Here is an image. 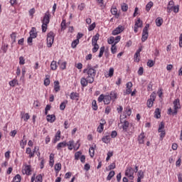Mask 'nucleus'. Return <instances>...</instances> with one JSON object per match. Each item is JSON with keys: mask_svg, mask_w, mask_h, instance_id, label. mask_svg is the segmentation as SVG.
Wrapping results in <instances>:
<instances>
[{"mask_svg": "<svg viewBox=\"0 0 182 182\" xmlns=\"http://www.w3.org/2000/svg\"><path fill=\"white\" fill-rule=\"evenodd\" d=\"M82 73L87 75V79H89L88 81L90 84H92L95 82L96 70H95L92 65H88L87 68L83 70Z\"/></svg>", "mask_w": 182, "mask_h": 182, "instance_id": "obj_1", "label": "nucleus"}, {"mask_svg": "<svg viewBox=\"0 0 182 182\" xmlns=\"http://www.w3.org/2000/svg\"><path fill=\"white\" fill-rule=\"evenodd\" d=\"M47 46L48 48H52V46L53 45V42L55 41V33L53 31H50L47 34Z\"/></svg>", "mask_w": 182, "mask_h": 182, "instance_id": "obj_2", "label": "nucleus"}, {"mask_svg": "<svg viewBox=\"0 0 182 182\" xmlns=\"http://www.w3.org/2000/svg\"><path fill=\"white\" fill-rule=\"evenodd\" d=\"M157 95L155 92H153L150 95V99L147 100V107H153V103H154V100H156Z\"/></svg>", "mask_w": 182, "mask_h": 182, "instance_id": "obj_3", "label": "nucleus"}, {"mask_svg": "<svg viewBox=\"0 0 182 182\" xmlns=\"http://www.w3.org/2000/svg\"><path fill=\"white\" fill-rule=\"evenodd\" d=\"M181 106L180 105V99H176L173 101V109L174 111L173 112V116H175L176 114H177L178 109H181Z\"/></svg>", "mask_w": 182, "mask_h": 182, "instance_id": "obj_4", "label": "nucleus"}, {"mask_svg": "<svg viewBox=\"0 0 182 182\" xmlns=\"http://www.w3.org/2000/svg\"><path fill=\"white\" fill-rule=\"evenodd\" d=\"M42 23L48 25V23L50 22V13L49 12V11H47L45 14L43 18V20L41 21Z\"/></svg>", "mask_w": 182, "mask_h": 182, "instance_id": "obj_5", "label": "nucleus"}, {"mask_svg": "<svg viewBox=\"0 0 182 182\" xmlns=\"http://www.w3.org/2000/svg\"><path fill=\"white\" fill-rule=\"evenodd\" d=\"M124 31V27L123 26L119 25L118 27H117L114 31H112V35L114 36H116V35H119V33H122Z\"/></svg>", "mask_w": 182, "mask_h": 182, "instance_id": "obj_6", "label": "nucleus"}, {"mask_svg": "<svg viewBox=\"0 0 182 182\" xmlns=\"http://www.w3.org/2000/svg\"><path fill=\"white\" fill-rule=\"evenodd\" d=\"M133 174H134V171L133 168L131 166H128L125 171V176L127 177H133Z\"/></svg>", "mask_w": 182, "mask_h": 182, "instance_id": "obj_7", "label": "nucleus"}, {"mask_svg": "<svg viewBox=\"0 0 182 182\" xmlns=\"http://www.w3.org/2000/svg\"><path fill=\"white\" fill-rule=\"evenodd\" d=\"M89 83V78L87 77H82L80 80V84L82 87H86Z\"/></svg>", "mask_w": 182, "mask_h": 182, "instance_id": "obj_8", "label": "nucleus"}, {"mask_svg": "<svg viewBox=\"0 0 182 182\" xmlns=\"http://www.w3.org/2000/svg\"><path fill=\"white\" fill-rule=\"evenodd\" d=\"M102 141L106 144H109L110 143V134H105V136L102 138Z\"/></svg>", "mask_w": 182, "mask_h": 182, "instance_id": "obj_9", "label": "nucleus"}, {"mask_svg": "<svg viewBox=\"0 0 182 182\" xmlns=\"http://www.w3.org/2000/svg\"><path fill=\"white\" fill-rule=\"evenodd\" d=\"M68 146V143L66 141L60 142L58 144L56 149L57 150H62V149H65Z\"/></svg>", "mask_w": 182, "mask_h": 182, "instance_id": "obj_10", "label": "nucleus"}, {"mask_svg": "<svg viewBox=\"0 0 182 182\" xmlns=\"http://www.w3.org/2000/svg\"><path fill=\"white\" fill-rule=\"evenodd\" d=\"M55 120H56V116H55V114L47 115V122L49 123H53Z\"/></svg>", "mask_w": 182, "mask_h": 182, "instance_id": "obj_11", "label": "nucleus"}, {"mask_svg": "<svg viewBox=\"0 0 182 182\" xmlns=\"http://www.w3.org/2000/svg\"><path fill=\"white\" fill-rule=\"evenodd\" d=\"M29 33H30V36H31V37H33L34 38H37L38 33L36 32V28L32 27L31 30L29 32Z\"/></svg>", "mask_w": 182, "mask_h": 182, "instance_id": "obj_12", "label": "nucleus"}, {"mask_svg": "<svg viewBox=\"0 0 182 182\" xmlns=\"http://www.w3.org/2000/svg\"><path fill=\"white\" fill-rule=\"evenodd\" d=\"M144 132L141 133L138 136L139 144H144Z\"/></svg>", "mask_w": 182, "mask_h": 182, "instance_id": "obj_13", "label": "nucleus"}, {"mask_svg": "<svg viewBox=\"0 0 182 182\" xmlns=\"http://www.w3.org/2000/svg\"><path fill=\"white\" fill-rule=\"evenodd\" d=\"M77 97H79V93L77 92H71L70 95V99H71V100H79V99H77Z\"/></svg>", "mask_w": 182, "mask_h": 182, "instance_id": "obj_14", "label": "nucleus"}, {"mask_svg": "<svg viewBox=\"0 0 182 182\" xmlns=\"http://www.w3.org/2000/svg\"><path fill=\"white\" fill-rule=\"evenodd\" d=\"M154 117H156V119H160L161 117V110H160V108L155 109Z\"/></svg>", "mask_w": 182, "mask_h": 182, "instance_id": "obj_15", "label": "nucleus"}, {"mask_svg": "<svg viewBox=\"0 0 182 182\" xmlns=\"http://www.w3.org/2000/svg\"><path fill=\"white\" fill-rule=\"evenodd\" d=\"M109 97H111L112 102H114L116 99H117V92H116V91H111Z\"/></svg>", "mask_w": 182, "mask_h": 182, "instance_id": "obj_16", "label": "nucleus"}, {"mask_svg": "<svg viewBox=\"0 0 182 182\" xmlns=\"http://www.w3.org/2000/svg\"><path fill=\"white\" fill-rule=\"evenodd\" d=\"M110 102H112V97H110V95H105L104 105H109Z\"/></svg>", "mask_w": 182, "mask_h": 182, "instance_id": "obj_17", "label": "nucleus"}, {"mask_svg": "<svg viewBox=\"0 0 182 182\" xmlns=\"http://www.w3.org/2000/svg\"><path fill=\"white\" fill-rule=\"evenodd\" d=\"M59 81H55L54 82V90L55 93H58L60 90V85H59Z\"/></svg>", "mask_w": 182, "mask_h": 182, "instance_id": "obj_18", "label": "nucleus"}, {"mask_svg": "<svg viewBox=\"0 0 182 182\" xmlns=\"http://www.w3.org/2000/svg\"><path fill=\"white\" fill-rule=\"evenodd\" d=\"M129 124H130L127 121H126V120L124 121L122 126L123 132H127V129H129Z\"/></svg>", "mask_w": 182, "mask_h": 182, "instance_id": "obj_19", "label": "nucleus"}, {"mask_svg": "<svg viewBox=\"0 0 182 182\" xmlns=\"http://www.w3.org/2000/svg\"><path fill=\"white\" fill-rule=\"evenodd\" d=\"M62 60H59L58 63V65H60V69H62V70H65V69H66V65L67 63L66 61H64L61 63Z\"/></svg>", "mask_w": 182, "mask_h": 182, "instance_id": "obj_20", "label": "nucleus"}, {"mask_svg": "<svg viewBox=\"0 0 182 182\" xmlns=\"http://www.w3.org/2000/svg\"><path fill=\"white\" fill-rule=\"evenodd\" d=\"M24 171H25V174H26V176H31V165H26L24 167Z\"/></svg>", "mask_w": 182, "mask_h": 182, "instance_id": "obj_21", "label": "nucleus"}, {"mask_svg": "<svg viewBox=\"0 0 182 182\" xmlns=\"http://www.w3.org/2000/svg\"><path fill=\"white\" fill-rule=\"evenodd\" d=\"M163 18L161 17H158L156 19V26H159L160 27L161 25H163Z\"/></svg>", "mask_w": 182, "mask_h": 182, "instance_id": "obj_22", "label": "nucleus"}, {"mask_svg": "<svg viewBox=\"0 0 182 182\" xmlns=\"http://www.w3.org/2000/svg\"><path fill=\"white\" fill-rule=\"evenodd\" d=\"M21 118L23 119L24 122H26L31 119V116L28 113H21Z\"/></svg>", "mask_w": 182, "mask_h": 182, "instance_id": "obj_23", "label": "nucleus"}, {"mask_svg": "<svg viewBox=\"0 0 182 182\" xmlns=\"http://www.w3.org/2000/svg\"><path fill=\"white\" fill-rule=\"evenodd\" d=\"M9 86H11V87H15V86H16V85H19V83L18 82V80L16 79H14L9 82Z\"/></svg>", "mask_w": 182, "mask_h": 182, "instance_id": "obj_24", "label": "nucleus"}, {"mask_svg": "<svg viewBox=\"0 0 182 182\" xmlns=\"http://www.w3.org/2000/svg\"><path fill=\"white\" fill-rule=\"evenodd\" d=\"M114 174H115L114 171H111L109 173L108 176H107V180L108 181H110V180H112V178H113V177H114Z\"/></svg>", "mask_w": 182, "mask_h": 182, "instance_id": "obj_25", "label": "nucleus"}, {"mask_svg": "<svg viewBox=\"0 0 182 182\" xmlns=\"http://www.w3.org/2000/svg\"><path fill=\"white\" fill-rule=\"evenodd\" d=\"M68 105V100H65L60 105V109L65 110L66 109V105Z\"/></svg>", "mask_w": 182, "mask_h": 182, "instance_id": "obj_26", "label": "nucleus"}, {"mask_svg": "<svg viewBox=\"0 0 182 182\" xmlns=\"http://www.w3.org/2000/svg\"><path fill=\"white\" fill-rule=\"evenodd\" d=\"M50 69L51 70H56V69H58V65L56 64V61L53 60L51 62Z\"/></svg>", "mask_w": 182, "mask_h": 182, "instance_id": "obj_27", "label": "nucleus"}, {"mask_svg": "<svg viewBox=\"0 0 182 182\" xmlns=\"http://www.w3.org/2000/svg\"><path fill=\"white\" fill-rule=\"evenodd\" d=\"M99 36H100V35H99V33H97L95 36H94L92 37V44H94V43H97V41L99 39Z\"/></svg>", "mask_w": 182, "mask_h": 182, "instance_id": "obj_28", "label": "nucleus"}, {"mask_svg": "<svg viewBox=\"0 0 182 182\" xmlns=\"http://www.w3.org/2000/svg\"><path fill=\"white\" fill-rule=\"evenodd\" d=\"M8 44H4L2 45L0 52L1 50H2L3 53H6V52L8 51Z\"/></svg>", "mask_w": 182, "mask_h": 182, "instance_id": "obj_29", "label": "nucleus"}, {"mask_svg": "<svg viewBox=\"0 0 182 182\" xmlns=\"http://www.w3.org/2000/svg\"><path fill=\"white\" fill-rule=\"evenodd\" d=\"M114 168H116V163L114 162L108 166V168H106V170L107 171H110V170H114Z\"/></svg>", "mask_w": 182, "mask_h": 182, "instance_id": "obj_30", "label": "nucleus"}, {"mask_svg": "<svg viewBox=\"0 0 182 182\" xmlns=\"http://www.w3.org/2000/svg\"><path fill=\"white\" fill-rule=\"evenodd\" d=\"M136 24V26H138V28H142L143 27V21L140 19L138 18L136 21H135L134 25Z\"/></svg>", "mask_w": 182, "mask_h": 182, "instance_id": "obj_31", "label": "nucleus"}, {"mask_svg": "<svg viewBox=\"0 0 182 182\" xmlns=\"http://www.w3.org/2000/svg\"><path fill=\"white\" fill-rule=\"evenodd\" d=\"M154 4L152 1H149L146 5V12H149L150 9H151V7L153 6Z\"/></svg>", "mask_w": 182, "mask_h": 182, "instance_id": "obj_32", "label": "nucleus"}, {"mask_svg": "<svg viewBox=\"0 0 182 182\" xmlns=\"http://www.w3.org/2000/svg\"><path fill=\"white\" fill-rule=\"evenodd\" d=\"M73 144H75L74 141H69L68 143H67V146L68 147V150H73Z\"/></svg>", "mask_w": 182, "mask_h": 182, "instance_id": "obj_33", "label": "nucleus"}, {"mask_svg": "<svg viewBox=\"0 0 182 182\" xmlns=\"http://www.w3.org/2000/svg\"><path fill=\"white\" fill-rule=\"evenodd\" d=\"M121 9L123 12H127V9H129V6L127 4L123 3L121 6Z\"/></svg>", "mask_w": 182, "mask_h": 182, "instance_id": "obj_34", "label": "nucleus"}, {"mask_svg": "<svg viewBox=\"0 0 182 182\" xmlns=\"http://www.w3.org/2000/svg\"><path fill=\"white\" fill-rule=\"evenodd\" d=\"M92 45V46H94L92 48V53H96V52H97V50H99V44L94 43Z\"/></svg>", "mask_w": 182, "mask_h": 182, "instance_id": "obj_35", "label": "nucleus"}, {"mask_svg": "<svg viewBox=\"0 0 182 182\" xmlns=\"http://www.w3.org/2000/svg\"><path fill=\"white\" fill-rule=\"evenodd\" d=\"M105 49H106V48L105 46H102L100 48V53L98 55V58H102V56H103V53H105Z\"/></svg>", "mask_w": 182, "mask_h": 182, "instance_id": "obj_36", "label": "nucleus"}, {"mask_svg": "<svg viewBox=\"0 0 182 182\" xmlns=\"http://www.w3.org/2000/svg\"><path fill=\"white\" fill-rule=\"evenodd\" d=\"M77 45H79V39L74 40L71 43V48L75 49Z\"/></svg>", "mask_w": 182, "mask_h": 182, "instance_id": "obj_37", "label": "nucleus"}, {"mask_svg": "<svg viewBox=\"0 0 182 182\" xmlns=\"http://www.w3.org/2000/svg\"><path fill=\"white\" fill-rule=\"evenodd\" d=\"M10 37H11V40L13 41H12V43H15V42H16V33L13 32V33L10 35Z\"/></svg>", "mask_w": 182, "mask_h": 182, "instance_id": "obj_38", "label": "nucleus"}, {"mask_svg": "<svg viewBox=\"0 0 182 182\" xmlns=\"http://www.w3.org/2000/svg\"><path fill=\"white\" fill-rule=\"evenodd\" d=\"M55 171H60L62 170V164L60 163H58L55 165Z\"/></svg>", "mask_w": 182, "mask_h": 182, "instance_id": "obj_39", "label": "nucleus"}, {"mask_svg": "<svg viewBox=\"0 0 182 182\" xmlns=\"http://www.w3.org/2000/svg\"><path fill=\"white\" fill-rule=\"evenodd\" d=\"M61 31H65L66 29V20L63 19L60 24Z\"/></svg>", "mask_w": 182, "mask_h": 182, "instance_id": "obj_40", "label": "nucleus"}, {"mask_svg": "<svg viewBox=\"0 0 182 182\" xmlns=\"http://www.w3.org/2000/svg\"><path fill=\"white\" fill-rule=\"evenodd\" d=\"M117 50V47H116V43H114L111 47V52L113 55H114Z\"/></svg>", "mask_w": 182, "mask_h": 182, "instance_id": "obj_41", "label": "nucleus"}, {"mask_svg": "<svg viewBox=\"0 0 182 182\" xmlns=\"http://www.w3.org/2000/svg\"><path fill=\"white\" fill-rule=\"evenodd\" d=\"M89 153L90 157H94L95 156V148L93 146H91L89 149Z\"/></svg>", "mask_w": 182, "mask_h": 182, "instance_id": "obj_42", "label": "nucleus"}, {"mask_svg": "<svg viewBox=\"0 0 182 182\" xmlns=\"http://www.w3.org/2000/svg\"><path fill=\"white\" fill-rule=\"evenodd\" d=\"M140 56V53L136 52L134 54V62L139 63L140 62V58H139Z\"/></svg>", "mask_w": 182, "mask_h": 182, "instance_id": "obj_43", "label": "nucleus"}, {"mask_svg": "<svg viewBox=\"0 0 182 182\" xmlns=\"http://www.w3.org/2000/svg\"><path fill=\"white\" fill-rule=\"evenodd\" d=\"M132 115V109L130 107H127L125 111V117H127V116Z\"/></svg>", "mask_w": 182, "mask_h": 182, "instance_id": "obj_44", "label": "nucleus"}, {"mask_svg": "<svg viewBox=\"0 0 182 182\" xmlns=\"http://www.w3.org/2000/svg\"><path fill=\"white\" fill-rule=\"evenodd\" d=\"M137 176H138V178H144V172L140 170L138 171Z\"/></svg>", "mask_w": 182, "mask_h": 182, "instance_id": "obj_45", "label": "nucleus"}, {"mask_svg": "<svg viewBox=\"0 0 182 182\" xmlns=\"http://www.w3.org/2000/svg\"><path fill=\"white\" fill-rule=\"evenodd\" d=\"M49 85H50V80H49V77L46 75V78L44 80V85L49 86Z\"/></svg>", "mask_w": 182, "mask_h": 182, "instance_id": "obj_46", "label": "nucleus"}, {"mask_svg": "<svg viewBox=\"0 0 182 182\" xmlns=\"http://www.w3.org/2000/svg\"><path fill=\"white\" fill-rule=\"evenodd\" d=\"M80 156H82V151H79L75 154V159L79 160L80 158Z\"/></svg>", "mask_w": 182, "mask_h": 182, "instance_id": "obj_47", "label": "nucleus"}, {"mask_svg": "<svg viewBox=\"0 0 182 182\" xmlns=\"http://www.w3.org/2000/svg\"><path fill=\"white\" fill-rule=\"evenodd\" d=\"M96 28V23H92L91 25L89 26L88 27V31L89 32L93 31Z\"/></svg>", "mask_w": 182, "mask_h": 182, "instance_id": "obj_48", "label": "nucleus"}, {"mask_svg": "<svg viewBox=\"0 0 182 182\" xmlns=\"http://www.w3.org/2000/svg\"><path fill=\"white\" fill-rule=\"evenodd\" d=\"M111 14H112L113 15H115L116 16L119 17V14H117V8L111 9Z\"/></svg>", "mask_w": 182, "mask_h": 182, "instance_id": "obj_49", "label": "nucleus"}, {"mask_svg": "<svg viewBox=\"0 0 182 182\" xmlns=\"http://www.w3.org/2000/svg\"><path fill=\"white\" fill-rule=\"evenodd\" d=\"M107 42L109 43V45H113V43H114V37L111 36L109 37V38H108Z\"/></svg>", "mask_w": 182, "mask_h": 182, "instance_id": "obj_50", "label": "nucleus"}, {"mask_svg": "<svg viewBox=\"0 0 182 182\" xmlns=\"http://www.w3.org/2000/svg\"><path fill=\"white\" fill-rule=\"evenodd\" d=\"M33 39H35V38H34V37H32V36H31L28 38L27 42H28L29 46H32Z\"/></svg>", "mask_w": 182, "mask_h": 182, "instance_id": "obj_51", "label": "nucleus"}, {"mask_svg": "<svg viewBox=\"0 0 182 182\" xmlns=\"http://www.w3.org/2000/svg\"><path fill=\"white\" fill-rule=\"evenodd\" d=\"M13 180L14 182H20L21 181V175H19V174L16 175Z\"/></svg>", "mask_w": 182, "mask_h": 182, "instance_id": "obj_52", "label": "nucleus"}, {"mask_svg": "<svg viewBox=\"0 0 182 182\" xmlns=\"http://www.w3.org/2000/svg\"><path fill=\"white\" fill-rule=\"evenodd\" d=\"M26 143H27L26 140H25V141L21 140L20 141V146H21V149H25V146H26Z\"/></svg>", "mask_w": 182, "mask_h": 182, "instance_id": "obj_53", "label": "nucleus"}, {"mask_svg": "<svg viewBox=\"0 0 182 182\" xmlns=\"http://www.w3.org/2000/svg\"><path fill=\"white\" fill-rule=\"evenodd\" d=\"M104 129H105V126L100 124V125L97 127L98 133H102Z\"/></svg>", "mask_w": 182, "mask_h": 182, "instance_id": "obj_54", "label": "nucleus"}, {"mask_svg": "<svg viewBox=\"0 0 182 182\" xmlns=\"http://www.w3.org/2000/svg\"><path fill=\"white\" fill-rule=\"evenodd\" d=\"M42 32L45 33L48 30V24L42 23Z\"/></svg>", "mask_w": 182, "mask_h": 182, "instance_id": "obj_55", "label": "nucleus"}, {"mask_svg": "<svg viewBox=\"0 0 182 182\" xmlns=\"http://www.w3.org/2000/svg\"><path fill=\"white\" fill-rule=\"evenodd\" d=\"M114 73V69L112 68H109L108 76L109 77H112V76H113Z\"/></svg>", "mask_w": 182, "mask_h": 182, "instance_id": "obj_56", "label": "nucleus"}, {"mask_svg": "<svg viewBox=\"0 0 182 182\" xmlns=\"http://www.w3.org/2000/svg\"><path fill=\"white\" fill-rule=\"evenodd\" d=\"M104 100H105V95L102 94L98 97V102L99 103H102V102H104Z\"/></svg>", "mask_w": 182, "mask_h": 182, "instance_id": "obj_57", "label": "nucleus"}, {"mask_svg": "<svg viewBox=\"0 0 182 182\" xmlns=\"http://www.w3.org/2000/svg\"><path fill=\"white\" fill-rule=\"evenodd\" d=\"M147 66H149V68H153L154 66V62H153L152 60H149L147 62Z\"/></svg>", "mask_w": 182, "mask_h": 182, "instance_id": "obj_58", "label": "nucleus"}, {"mask_svg": "<svg viewBox=\"0 0 182 182\" xmlns=\"http://www.w3.org/2000/svg\"><path fill=\"white\" fill-rule=\"evenodd\" d=\"M92 109H93V110H97V104L96 103V100H94L92 101Z\"/></svg>", "mask_w": 182, "mask_h": 182, "instance_id": "obj_59", "label": "nucleus"}, {"mask_svg": "<svg viewBox=\"0 0 182 182\" xmlns=\"http://www.w3.org/2000/svg\"><path fill=\"white\" fill-rule=\"evenodd\" d=\"M172 11H173L175 14H178V11H180V7L178 6H175L173 7Z\"/></svg>", "mask_w": 182, "mask_h": 182, "instance_id": "obj_60", "label": "nucleus"}, {"mask_svg": "<svg viewBox=\"0 0 182 182\" xmlns=\"http://www.w3.org/2000/svg\"><path fill=\"white\" fill-rule=\"evenodd\" d=\"M163 129H164V123L161 122L160 124L159 125L158 132H161V130H163Z\"/></svg>", "mask_w": 182, "mask_h": 182, "instance_id": "obj_61", "label": "nucleus"}, {"mask_svg": "<svg viewBox=\"0 0 182 182\" xmlns=\"http://www.w3.org/2000/svg\"><path fill=\"white\" fill-rule=\"evenodd\" d=\"M42 180H43L42 175L41 174L37 176L36 178V182H42Z\"/></svg>", "mask_w": 182, "mask_h": 182, "instance_id": "obj_62", "label": "nucleus"}, {"mask_svg": "<svg viewBox=\"0 0 182 182\" xmlns=\"http://www.w3.org/2000/svg\"><path fill=\"white\" fill-rule=\"evenodd\" d=\"M19 63L21 65H25V58L23 57H19Z\"/></svg>", "mask_w": 182, "mask_h": 182, "instance_id": "obj_63", "label": "nucleus"}, {"mask_svg": "<svg viewBox=\"0 0 182 182\" xmlns=\"http://www.w3.org/2000/svg\"><path fill=\"white\" fill-rule=\"evenodd\" d=\"M179 48H182V33L179 36Z\"/></svg>", "mask_w": 182, "mask_h": 182, "instance_id": "obj_64", "label": "nucleus"}]
</instances>
